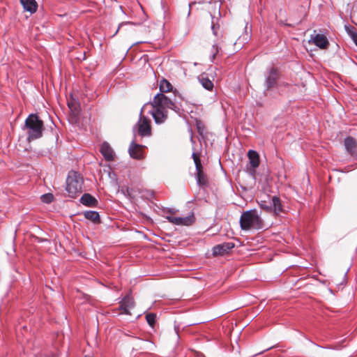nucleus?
Wrapping results in <instances>:
<instances>
[{
    "label": "nucleus",
    "instance_id": "1",
    "mask_svg": "<svg viewBox=\"0 0 357 357\" xmlns=\"http://www.w3.org/2000/svg\"><path fill=\"white\" fill-rule=\"evenodd\" d=\"M152 106L151 114L158 124L164 123L167 119L168 109H175V103L164 93H158L150 102Z\"/></svg>",
    "mask_w": 357,
    "mask_h": 357
},
{
    "label": "nucleus",
    "instance_id": "2",
    "mask_svg": "<svg viewBox=\"0 0 357 357\" xmlns=\"http://www.w3.org/2000/svg\"><path fill=\"white\" fill-rule=\"evenodd\" d=\"M43 127V122L38 115L31 114L26 119L22 129L26 131L28 139L31 141L42 137Z\"/></svg>",
    "mask_w": 357,
    "mask_h": 357
},
{
    "label": "nucleus",
    "instance_id": "3",
    "mask_svg": "<svg viewBox=\"0 0 357 357\" xmlns=\"http://www.w3.org/2000/svg\"><path fill=\"white\" fill-rule=\"evenodd\" d=\"M239 222L243 230H257L264 227V222L256 210L243 212L241 215Z\"/></svg>",
    "mask_w": 357,
    "mask_h": 357
},
{
    "label": "nucleus",
    "instance_id": "4",
    "mask_svg": "<svg viewBox=\"0 0 357 357\" xmlns=\"http://www.w3.org/2000/svg\"><path fill=\"white\" fill-rule=\"evenodd\" d=\"M83 179L76 172L69 174L66 180V190L68 196L75 198L82 192Z\"/></svg>",
    "mask_w": 357,
    "mask_h": 357
},
{
    "label": "nucleus",
    "instance_id": "5",
    "mask_svg": "<svg viewBox=\"0 0 357 357\" xmlns=\"http://www.w3.org/2000/svg\"><path fill=\"white\" fill-rule=\"evenodd\" d=\"M143 108L140 112L139 119L136 124L137 133L141 137L150 136L151 134V121L146 116L142 115Z\"/></svg>",
    "mask_w": 357,
    "mask_h": 357
},
{
    "label": "nucleus",
    "instance_id": "6",
    "mask_svg": "<svg viewBox=\"0 0 357 357\" xmlns=\"http://www.w3.org/2000/svg\"><path fill=\"white\" fill-rule=\"evenodd\" d=\"M134 307V298L130 294H128L125 297H123V298L119 302V309L121 311L120 314L130 315L131 313L130 312V310L132 309Z\"/></svg>",
    "mask_w": 357,
    "mask_h": 357
},
{
    "label": "nucleus",
    "instance_id": "7",
    "mask_svg": "<svg viewBox=\"0 0 357 357\" xmlns=\"http://www.w3.org/2000/svg\"><path fill=\"white\" fill-rule=\"evenodd\" d=\"M166 219L169 222L176 225L190 226L195 222V217L193 213L183 218L167 215Z\"/></svg>",
    "mask_w": 357,
    "mask_h": 357
},
{
    "label": "nucleus",
    "instance_id": "8",
    "mask_svg": "<svg viewBox=\"0 0 357 357\" xmlns=\"http://www.w3.org/2000/svg\"><path fill=\"white\" fill-rule=\"evenodd\" d=\"M249 159L250 167H248L250 174L254 175L255 169L259 165V153L253 150H250L248 153Z\"/></svg>",
    "mask_w": 357,
    "mask_h": 357
},
{
    "label": "nucleus",
    "instance_id": "9",
    "mask_svg": "<svg viewBox=\"0 0 357 357\" xmlns=\"http://www.w3.org/2000/svg\"><path fill=\"white\" fill-rule=\"evenodd\" d=\"M144 146L136 144L132 142L128 149V152L131 158L136 160H142L144 158L143 149Z\"/></svg>",
    "mask_w": 357,
    "mask_h": 357
},
{
    "label": "nucleus",
    "instance_id": "10",
    "mask_svg": "<svg viewBox=\"0 0 357 357\" xmlns=\"http://www.w3.org/2000/svg\"><path fill=\"white\" fill-rule=\"evenodd\" d=\"M235 246L233 242H225L213 248V256L224 255L228 253Z\"/></svg>",
    "mask_w": 357,
    "mask_h": 357
},
{
    "label": "nucleus",
    "instance_id": "11",
    "mask_svg": "<svg viewBox=\"0 0 357 357\" xmlns=\"http://www.w3.org/2000/svg\"><path fill=\"white\" fill-rule=\"evenodd\" d=\"M344 146L349 155L357 157V142L354 137L351 136L346 137L344 140Z\"/></svg>",
    "mask_w": 357,
    "mask_h": 357
},
{
    "label": "nucleus",
    "instance_id": "12",
    "mask_svg": "<svg viewBox=\"0 0 357 357\" xmlns=\"http://www.w3.org/2000/svg\"><path fill=\"white\" fill-rule=\"evenodd\" d=\"M309 42H312L321 49H326L329 45L327 38L323 34L312 35Z\"/></svg>",
    "mask_w": 357,
    "mask_h": 357
},
{
    "label": "nucleus",
    "instance_id": "13",
    "mask_svg": "<svg viewBox=\"0 0 357 357\" xmlns=\"http://www.w3.org/2000/svg\"><path fill=\"white\" fill-rule=\"evenodd\" d=\"M278 80V70L274 68H271L269 70L268 75L266 77L265 79V86L267 90L271 89L272 87H273Z\"/></svg>",
    "mask_w": 357,
    "mask_h": 357
},
{
    "label": "nucleus",
    "instance_id": "14",
    "mask_svg": "<svg viewBox=\"0 0 357 357\" xmlns=\"http://www.w3.org/2000/svg\"><path fill=\"white\" fill-rule=\"evenodd\" d=\"M100 152L105 159L107 161H112L114 159V152L107 142H103L100 147Z\"/></svg>",
    "mask_w": 357,
    "mask_h": 357
},
{
    "label": "nucleus",
    "instance_id": "15",
    "mask_svg": "<svg viewBox=\"0 0 357 357\" xmlns=\"http://www.w3.org/2000/svg\"><path fill=\"white\" fill-rule=\"evenodd\" d=\"M271 213L274 215H279L284 211L281 200L277 196L271 197Z\"/></svg>",
    "mask_w": 357,
    "mask_h": 357
},
{
    "label": "nucleus",
    "instance_id": "16",
    "mask_svg": "<svg viewBox=\"0 0 357 357\" xmlns=\"http://www.w3.org/2000/svg\"><path fill=\"white\" fill-rule=\"evenodd\" d=\"M20 3L25 11L33 14L36 12L38 3L36 0H20Z\"/></svg>",
    "mask_w": 357,
    "mask_h": 357
},
{
    "label": "nucleus",
    "instance_id": "17",
    "mask_svg": "<svg viewBox=\"0 0 357 357\" xmlns=\"http://www.w3.org/2000/svg\"><path fill=\"white\" fill-rule=\"evenodd\" d=\"M198 79L202 84V86L208 91H212L213 89V83L209 79L207 75L205 73H202L198 77Z\"/></svg>",
    "mask_w": 357,
    "mask_h": 357
},
{
    "label": "nucleus",
    "instance_id": "18",
    "mask_svg": "<svg viewBox=\"0 0 357 357\" xmlns=\"http://www.w3.org/2000/svg\"><path fill=\"white\" fill-rule=\"evenodd\" d=\"M80 202L86 206H93L96 204L97 200L90 194H84L81 199Z\"/></svg>",
    "mask_w": 357,
    "mask_h": 357
},
{
    "label": "nucleus",
    "instance_id": "19",
    "mask_svg": "<svg viewBox=\"0 0 357 357\" xmlns=\"http://www.w3.org/2000/svg\"><path fill=\"white\" fill-rule=\"evenodd\" d=\"M196 178L197 184L199 186H205L207 185L208 179L206 174L204 173L203 169L196 171Z\"/></svg>",
    "mask_w": 357,
    "mask_h": 357
},
{
    "label": "nucleus",
    "instance_id": "20",
    "mask_svg": "<svg viewBox=\"0 0 357 357\" xmlns=\"http://www.w3.org/2000/svg\"><path fill=\"white\" fill-rule=\"evenodd\" d=\"M84 217L94 223L100 222V215L98 212L89 211L84 213Z\"/></svg>",
    "mask_w": 357,
    "mask_h": 357
},
{
    "label": "nucleus",
    "instance_id": "21",
    "mask_svg": "<svg viewBox=\"0 0 357 357\" xmlns=\"http://www.w3.org/2000/svg\"><path fill=\"white\" fill-rule=\"evenodd\" d=\"M267 198L268 200L260 199L259 201H258V204L261 209L268 213H271V197L267 196Z\"/></svg>",
    "mask_w": 357,
    "mask_h": 357
},
{
    "label": "nucleus",
    "instance_id": "22",
    "mask_svg": "<svg viewBox=\"0 0 357 357\" xmlns=\"http://www.w3.org/2000/svg\"><path fill=\"white\" fill-rule=\"evenodd\" d=\"M172 89V86L165 79H162L160 82V91L162 92L161 93H164L166 92H169Z\"/></svg>",
    "mask_w": 357,
    "mask_h": 357
},
{
    "label": "nucleus",
    "instance_id": "23",
    "mask_svg": "<svg viewBox=\"0 0 357 357\" xmlns=\"http://www.w3.org/2000/svg\"><path fill=\"white\" fill-rule=\"evenodd\" d=\"M218 20L216 19V22H215L214 20V18H213L211 29H212V31H213L214 36H215L217 37L222 38V32L220 31V26L218 24Z\"/></svg>",
    "mask_w": 357,
    "mask_h": 357
},
{
    "label": "nucleus",
    "instance_id": "24",
    "mask_svg": "<svg viewBox=\"0 0 357 357\" xmlns=\"http://www.w3.org/2000/svg\"><path fill=\"white\" fill-rule=\"evenodd\" d=\"M192 157L195 165L196 171L202 169L203 167L199 155L196 153H193Z\"/></svg>",
    "mask_w": 357,
    "mask_h": 357
},
{
    "label": "nucleus",
    "instance_id": "25",
    "mask_svg": "<svg viewBox=\"0 0 357 357\" xmlns=\"http://www.w3.org/2000/svg\"><path fill=\"white\" fill-rule=\"evenodd\" d=\"M146 319L148 324L151 327H153L156 319V314L155 313H149L146 315Z\"/></svg>",
    "mask_w": 357,
    "mask_h": 357
},
{
    "label": "nucleus",
    "instance_id": "26",
    "mask_svg": "<svg viewBox=\"0 0 357 357\" xmlns=\"http://www.w3.org/2000/svg\"><path fill=\"white\" fill-rule=\"evenodd\" d=\"M40 199L43 202L46 203V204H50L53 201L54 197H53L52 194L47 193V194L43 195L40 197Z\"/></svg>",
    "mask_w": 357,
    "mask_h": 357
},
{
    "label": "nucleus",
    "instance_id": "27",
    "mask_svg": "<svg viewBox=\"0 0 357 357\" xmlns=\"http://www.w3.org/2000/svg\"><path fill=\"white\" fill-rule=\"evenodd\" d=\"M250 38V36L245 33V34L241 36L237 41L235 43V44L238 43L240 45H243V43H246L248 39Z\"/></svg>",
    "mask_w": 357,
    "mask_h": 357
},
{
    "label": "nucleus",
    "instance_id": "28",
    "mask_svg": "<svg viewBox=\"0 0 357 357\" xmlns=\"http://www.w3.org/2000/svg\"><path fill=\"white\" fill-rule=\"evenodd\" d=\"M344 27L350 38H353L355 35L357 34L356 30L354 27L348 25H345Z\"/></svg>",
    "mask_w": 357,
    "mask_h": 357
},
{
    "label": "nucleus",
    "instance_id": "29",
    "mask_svg": "<svg viewBox=\"0 0 357 357\" xmlns=\"http://www.w3.org/2000/svg\"><path fill=\"white\" fill-rule=\"evenodd\" d=\"M142 196L145 197L148 199H151L154 197V193L153 191L146 190L144 192V194Z\"/></svg>",
    "mask_w": 357,
    "mask_h": 357
},
{
    "label": "nucleus",
    "instance_id": "30",
    "mask_svg": "<svg viewBox=\"0 0 357 357\" xmlns=\"http://www.w3.org/2000/svg\"><path fill=\"white\" fill-rule=\"evenodd\" d=\"M212 59H214L215 57V55L218 53V47L217 44H215L213 45V50H212Z\"/></svg>",
    "mask_w": 357,
    "mask_h": 357
},
{
    "label": "nucleus",
    "instance_id": "31",
    "mask_svg": "<svg viewBox=\"0 0 357 357\" xmlns=\"http://www.w3.org/2000/svg\"><path fill=\"white\" fill-rule=\"evenodd\" d=\"M351 38L352 39V40L354 41L355 45L357 46V34L355 35L353 38Z\"/></svg>",
    "mask_w": 357,
    "mask_h": 357
},
{
    "label": "nucleus",
    "instance_id": "32",
    "mask_svg": "<svg viewBox=\"0 0 357 357\" xmlns=\"http://www.w3.org/2000/svg\"><path fill=\"white\" fill-rule=\"evenodd\" d=\"M351 38L352 39V40L354 41L355 45L357 46V34L355 35L353 38Z\"/></svg>",
    "mask_w": 357,
    "mask_h": 357
}]
</instances>
